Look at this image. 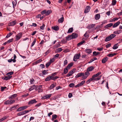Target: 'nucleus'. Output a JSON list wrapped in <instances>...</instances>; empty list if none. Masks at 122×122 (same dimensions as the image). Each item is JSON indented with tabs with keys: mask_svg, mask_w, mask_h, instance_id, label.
<instances>
[{
	"mask_svg": "<svg viewBox=\"0 0 122 122\" xmlns=\"http://www.w3.org/2000/svg\"><path fill=\"white\" fill-rule=\"evenodd\" d=\"M51 13V11L50 10H48L47 12H46V15H49Z\"/></svg>",
	"mask_w": 122,
	"mask_h": 122,
	"instance_id": "nucleus-32",
	"label": "nucleus"
},
{
	"mask_svg": "<svg viewBox=\"0 0 122 122\" xmlns=\"http://www.w3.org/2000/svg\"><path fill=\"white\" fill-rule=\"evenodd\" d=\"M108 59L107 57H106L103 58L102 60V62L103 63H104L106 62Z\"/></svg>",
	"mask_w": 122,
	"mask_h": 122,
	"instance_id": "nucleus-21",
	"label": "nucleus"
},
{
	"mask_svg": "<svg viewBox=\"0 0 122 122\" xmlns=\"http://www.w3.org/2000/svg\"><path fill=\"white\" fill-rule=\"evenodd\" d=\"M55 59H54V58H52L51 59L50 61H49L50 62H51V63L52 62H53L54 61H55Z\"/></svg>",
	"mask_w": 122,
	"mask_h": 122,
	"instance_id": "nucleus-57",
	"label": "nucleus"
},
{
	"mask_svg": "<svg viewBox=\"0 0 122 122\" xmlns=\"http://www.w3.org/2000/svg\"><path fill=\"white\" fill-rule=\"evenodd\" d=\"M122 32V31L121 30H117L115 31V34H119L121 33Z\"/></svg>",
	"mask_w": 122,
	"mask_h": 122,
	"instance_id": "nucleus-30",
	"label": "nucleus"
},
{
	"mask_svg": "<svg viewBox=\"0 0 122 122\" xmlns=\"http://www.w3.org/2000/svg\"><path fill=\"white\" fill-rule=\"evenodd\" d=\"M14 58L13 59H12L13 60V62H15L16 61V60H15V59L16 58V56L15 55V54H14Z\"/></svg>",
	"mask_w": 122,
	"mask_h": 122,
	"instance_id": "nucleus-38",
	"label": "nucleus"
},
{
	"mask_svg": "<svg viewBox=\"0 0 122 122\" xmlns=\"http://www.w3.org/2000/svg\"><path fill=\"white\" fill-rule=\"evenodd\" d=\"M114 37V36L113 34H111L110 36L106 37L105 41L106 42L108 41Z\"/></svg>",
	"mask_w": 122,
	"mask_h": 122,
	"instance_id": "nucleus-4",
	"label": "nucleus"
},
{
	"mask_svg": "<svg viewBox=\"0 0 122 122\" xmlns=\"http://www.w3.org/2000/svg\"><path fill=\"white\" fill-rule=\"evenodd\" d=\"M7 88L6 87H3L1 86V91H4V90Z\"/></svg>",
	"mask_w": 122,
	"mask_h": 122,
	"instance_id": "nucleus-49",
	"label": "nucleus"
},
{
	"mask_svg": "<svg viewBox=\"0 0 122 122\" xmlns=\"http://www.w3.org/2000/svg\"><path fill=\"white\" fill-rule=\"evenodd\" d=\"M84 36L87 38H88L89 36V35L86 32L85 33L84 35Z\"/></svg>",
	"mask_w": 122,
	"mask_h": 122,
	"instance_id": "nucleus-44",
	"label": "nucleus"
},
{
	"mask_svg": "<svg viewBox=\"0 0 122 122\" xmlns=\"http://www.w3.org/2000/svg\"><path fill=\"white\" fill-rule=\"evenodd\" d=\"M67 60H65L64 61V66L66 65L67 64Z\"/></svg>",
	"mask_w": 122,
	"mask_h": 122,
	"instance_id": "nucleus-64",
	"label": "nucleus"
},
{
	"mask_svg": "<svg viewBox=\"0 0 122 122\" xmlns=\"http://www.w3.org/2000/svg\"><path fill=\"white\" fill-rule=\"evenodd\" d=\"M73 39H75L78 36V35L75 33H73L71 35Z\"/></svg>",
	"mask_w": 122,
	"mask_h": 122,
	"instance_id": "nucleus-12",
	"label": "nucleus"
},
{
	"mask_svg": "<svg viewBox=\"0 0 122 122\" xmlns=\"http://www.w3.org/2000/svg\"><path fill=\"white\" fill-rule=\"evenodd\" d=\"M95 81V80L92 76V77L90 78L86 81V83L87 84H88L89 83L92 81Z\"/></svg>",
	"mask_w": 122,
	"mask_h": 122,
	"instance_id": "nucleus-15",
	"label": "nucleus"
},
{
	"mask_svg": "<svg viewBox=\"0 0 122 122\" xmlns=\"http://www.w3.org/2000/svg\"><path fill=\"white\" fill-rule=\"evenodd\" d=\"M84 74L87 77L88 76L90 75V73L88 71H86L85 73Z\"/></svg>",
	"mask_w": 122,
	"mask_h": 122,
	"instance_id": "nucleus-33",
	"label": "nucleus"
},
{
	"mask_svg": "<svg viewBox=\"0 0 122 122\" xmlns=\"http://www.w3.org/2000/svg\"><path fill=\"white\" fill-rule=\"evenodd\" d=\"M52 29L55 31H57L59 29V28L57 26H56L52 27Z\"/></svg>",
	"mask_w": 122,
	"mask_h": 122,
	"instance_id": "nucleus-17",
	"label": "nucleus"
},
{
	"mask_svg": "<svg viewBox=\"0 0 122 122\" xmlns=\"http://www.w3.org/2000/svg\"><path fill=\"white\" fill-rule=\"evenodd\" d=\"M41 105V103H40L38 104H37L35 106V107H39Z\"/></svg>",
	"mask_w": 122,
	"mask_h": 122,
	"instance_id": "nucleus-59",
	"label": "nucleus"
},
{
	"mask_svg": "<svg viewBox=\"0 0 122 122\" xmlns=\"http://www.w3.org/2000/svg\"><path fill=\"white\" fill-rule=\"evenodd\" d=\"M7 118V117L6 116H5L3 117V118H1L0 119V122H1L5 120V119H6Z\"/></svg>",
	"mask_w": 122,
	"mask_h": 122,
	"instance_id": "nucleus-37",
	"label": "nucleus"
},
{
	"mask_svg": "<svg viewBox=\"0 0 122 122\" xmlns=\"http://www.w3.org/2000/svg\"><path fill=\"white\" fill-rule=\"evenodd\" d=\"M81 56L80 53L76 54L75 55L73 58V61H77V59H79Z\"/></svg>",
	"mask_w": 122,
	"mask_h": 122,
	"instance_id": "nucleus-3",
	"label": "nucleus"
},
{
	"mask_svg": "<svg viewBox=\"0 0 122 122\" xmlns=\"http://www.w3.org/2000/svg\"><path fill=\"white\" fill-rule=\"evenodd\" d=\"M114 56V53L110 54L107 55V56L109 57H112Z\"/></svg>",
	"mask_w": 122,
	"mask_h": 122,
	"instance_id": "nucleus-51",
	"label": "nucleus"
},
{
	"mask_svg": "<svg viewBox=\"0 0 122 122\" xmlns=\"http://www.w3.org/2000/svg\"><path fill=\"white\" fill-rule=\"evenodd\" d=\"M75 84L73 83H71L69 85V86L71 87H72L74 86Z\"/></svg>",
	"mask_w": 122,
	"mask_h": 122,
	"instance_id": "nucleus-50",
	"label": "nucleus"
},
{
	"mask_svg": "<svg viewBox=\"0 0 122 122\" xmlns=\"http://www.w3.org/2000/svg\"><path fill=\"white\" fill-rule=\"evenodd\" d=\"M111 44L110 43L107 44L106 45V48H108L111 46Z\"/></svg>",
	"mask_w": 122,
	"mask_h": 122,
	"instance_id": "nucleus-63",
	"label": "nucleus"
},
{
	"mask_svg": "<svg viewBox=\"0 0 122 122\" xmlns=\"http://www.w3.org/2000/svg\"><path fill=\"white\" fill-rule=\"evenodd\" d=\"M36 86L34 85L33 86H31V88L32 89V90L34 89H36Z\"/></svg>",
	"mask_w": 122,
	"mask_h": 122,
	"instance_id": "nucleus-58",
	"label": "nucleus"
},
{
	"mask_svg": "<svg viewBox=\"0 0 122 122\" xmlns=\"http://www.w3.org/2000/svg\"><path fill=\"white\" fill-rule=\"evenodd\" d=\"M85 42V41H81L79 43H78L77 44L78 46H79L81 45L83 43H84Z\"/></svg>",
	"mask_w": 122,
	"mask_h": 122,
	"instance_id": "nucleus-48",
	"label": "nucleus"
},
{
	"mask_svg": "<svg viewBox=\"0 0 122 122\" xmlns=\"http://www.w3.org/2000/svg\"><path fill=\"white\" fill-rule=\"evenodd\" d=\"M51 62H47L46 65V67H48L51 65Z\"/></svg>",
	"mask_w": 122,
	"mask_h": 122,
	"instance_id": "nucleus-47",
	"label": "nucleus"
},
{
	"mask_svg": "<svg viewBox=\"0 0 122 122\" xmlns=\"http://www.w3.org/2000/svg\"><path fill=\"white\" fill-rule=\"evenodd\" d=\"M17 96L16 94H14L11 96H10L9 97V99H12L14 98L15 97H16Z\"/></svg>",
	"mask_w": 122,
	"mask_h": 122,
	"instance_id": "nucleus-14",
	"label": "nucleus"
},
{
	"mask_svg": "<svg viewBox=\"0 0 122 122\" xmlns=\"http://www.w3.org/2000/svg\"><path fill=\"white\" fill-rule=\"evenodd\" d=\"M34 80L33 79H32L31 80L30 82L31 84H33L34 83Z\"/></svg>",
	"mask_w": 122,
	"mask_h": 122,
	"instance_id": "nucleus-60",
	"label": "nucleus"
},
{
	"mask_svg": "<svg viewBox=\"0 0 122 122\" xmlns=\"http://www.w3.org/2000/svg\"><path fill=\"white\" fill-rule=\"evenodd\" d=\"M100 15L99 14H97L95 16V18L96 20H98L100 18Z\"/></svg>",
	"mask_w": 122,
	"mask_h": 122,
	"instance_id": "nucleus-24",
	"label": "nucleus"
},
{
	"mask_svg": "<svg viewBox=\"0 0 122 122\" xmlns=\"http://www.w3.org/2000/svg\"><path fill=\"white\" fill-rule=\"evenodd\" d=\"M16 20H14L9 23L8 24V25L10 26H13L15 25L16 24Z\"/></svg>",
	"mask_w": 122,
	"mask_h": 122,
	"instance_id": "nucleus-10",
	"label": "nucleus"
},
{
	"mask_svg": "<svg viewBox=\"0 0 122 122\" xmlns=\"http://www.w3.org/2000/svg\"><path fill=\"white\" fill-rule=\"evenodd\" d=\"M74 71L73 70H71L67 74L66 76L67 77L70 76L74 73Z\"/></svg>",
	"mask_w": 122,
	"mask_h": 122,
	"instance_id": "nucleus-19",
	"label": "nucleus"
},
{
	"mask_svg": "<svg viewBox=\"0 0 122 122\" xmlns=\"http://www.w3.org/2000/svg\"><path fill=\"white\" fill-rule=\"evenodd\" d=\"M12 3L13 5V7L14 8L15 6L16 5V3H15V2L14 1H13L12 2Z\"/></svg>",
	"mask_w": 122,
	"mask_h": 122,
	"instance_id": "nucleus-53",
	"label": "nucleus"
},
{
	"mask_svg": "<svg viewBox=\"0 0 122 122\" xmlns=\"http://www.w3.org/2000/svg\"><path fill=\"white\" fill-rule=\"evenodd\" d=\"M94 68V67L93 66H91L88 67L87 69V71H92Z\"/></svg>",
	"mask_w": 122,
	"mask_h": 122,
	"instance_id": "nucleus-18",
	"label": "nucleus"
},
{
	"mask_svg": "<svg viewBox=\"0 0 122 122\" xmlns=\"http://www.w3.org/2000/svg\"><path fill=\"white\" fill-rule=\"evenodd\" d=\"M95 25V24H90L87 26V28L88 29L93 27Z\"/></svg>",
	"mask_w": 122,
	"mask_h": 122,
	"instance_id": "nucleus-13",
	"label": "nucleus"
},
{
	"mask_svg": "<svg viewBox=\"0 0 122 122\" xmlns=\"http://www.w3.org/2000/svg\"><path fill=\"white\" fill-rule=\"evenodd\" d=\"M91 8L90 6H87L86 7L84 10V13H87L90 11Z\"/></svg>",
	"mask_w": 122,
	"mask_h": 122,
	"instance_id": "nucleus-9",
	"label": "nucleus"
},
{
	"mask_svg": "<svg viewBox=\"0 0 122 122\" xmlns=\"http://www.w3.org/2000/svg\"><path fill=\"white\" fill-rule=\"evenodd\" d=\"M68 70V69L66 67L64 69V72L65 74H66L67 73Z\"/></svg>",
	"mask_w": 122,
	"mask_h": 122,
	"instance_id": "nucleus-35",
	"label": "nucleus"
},
{
	"mask_svg": "<svg viewBox=\"0 0 122 122\" xmlns=\"http://www.w3.org/2000/svg\"><path fill=\"white\" fill-rule=\"evenodd\" d=\"M42 86L41 85H40L39 86H36V90L38 91V92H41L43 91V90L42 89Z\"/></svg>",
	"mask_w": 122,
	"mask_h": 122,
	"instance_id": "nucleus-2",
	"label": "nucleus"
},
{
	"mask_svg": "<svg viewBox=\"0 0 122 122\" xmlns=\"http://www.w3.org/2000/svg\"><path fill=\"white\" fill-rule=\"evenodd\" d=\"M85 51L88 53L90 54L91 53L92 51L89 49H87L85 50Z\"/></svg>",
	"mask_w": 122,
	"mask_h": 122,
	"instance_id": "nucleus-22",
	"label": "nucleus"
},
{
	"mask_svg": "<svg viewBox=\"0 0 122 122\" xmlns=\"http://www.w3.org/2000/svg\"><path fill=\"white\" fill-rule=\"evenodd\" d=\"M13 41V39H10L8 41H7L8 43H9L10 42H12Z\"/></svg>",
	"mask_w": 122,
	"mask_h": 122,
	"instance_id": "nucleus-61",
	"label": "nucleus"
},
{
	"mask_svg": "<svg viewBox=\"0 0 122 122\" xmlns=\"http://www.w3.org/2000/svg\"><path fill=\"white\" fill-rule=\"evenodd\" d=\"M55 86V85L54 84H52L49 87L50 89H52Z\"/></svg>",
	"mask_w": 122,
	"mask_h": 122,
	"instance_id": "nucleus-43",
	"label": "nucleus"
},
{
	"mask_svg": "<svg viewBox=\"0 0 122 122\" xmlns=\"http://www.w3.org/2000/svg\"><path fill=\"white\" fill-rule=\"evenodd\" d=\"M120 23V22L119 21H118L117 23H115V27H117L119 25Z\"/></svg>",
	"mask_w": 122,
	"mask_h": 122,
	"instance_id": "nucleus-45",
	"label": "nucleus"
},
{
	"mask_svg": "<svg viewBox=\"0 0 122 122\" xmlns=\"http://www.w3.org/2000/svg\"><path fill=\"white\" fill-rule=\"evenodd\" d=\"M28 107L27 106H22L21 107H20L18 108L16 110V111L17 112L21 111H22L26 109Z\"/></svg>",
	"mask_w": 122,
	"mask_h": 122,
	"instance_id": "nucleus-5",
	"label": "nucleus"
},
{
	"mask_svg": "<svg viewBox=\"0 0 122 122\" xmlns=\"http://www.w3.org/2000/svg\"><path fill=\"white\" fill-rule=\"evenodd\" d=\"M100 52H97L96 51H94L93 52V54L94 56H96L99 54Z\"/></svg>",
	"mask_w": 122,
	"mask_h": 122,
	"instance_id": "nucleus-26",
	"label": "nucleus"
},
{
	"mask_svg": "<svg viewBox=\"0 0 122 122\" xmlns=\"http://www.w3.org/2000/svg\"><path fill=\"white\" fill-rule=\"evenodd\" d=\"M64 21V18L63 17H62L60 18L59 19L58 22L59 23H62Z\"/></svg>",
	"mask_w": 122,
	"mask_h": 122,
	"instance_id": "nucleus-27",
	"label": "nucleus"
},
{
	"mask_svg": "<svg viewBox=\"0 0 122 122\" xmlns=\"http://www.w3.org/2000/svg\"><path fill=\"white\" fill-rule=\"evenodd\" d=\"M109 27H111L113 25V27H114V24L113 25V24L112 23H111L109 24H107Z\"/></svg>",
	"mask_w": 122,
	"mask_h": 122,
	"instance_id": "nucleus-55",
	"label": "nucleus"
},
{
	"mask_svg": "<svg viewBox=\"0 0 122 122\" xmlns=\"http://www.w3.org/2000/svg\"><path fill=\"white\" fill-rule=\"evenodd\" d=\"M62 48H59L56 50V52H61L62 50Z\"/></svg>",
	"mask_w": 122,
	"mask_h": 122,
	"instance_id": "nucleus-31",
	"label": "nucleus"
},
{
	"mask_svg": "<svg viewBox=\"0 0 122 122\" xmlns=\"http://www.w3.org/2000/svg\"><path fill=\"white\" fill-rule=\"evenodd\" d=\"M84 74V73H81L78 74L75 76L76 78L78 77L82 76Z\"/></svg>",
	"mask_w": 122,
	"mask_h": 122,
	"instance_id": "nucleus-23",
	"label": "nucleus"
},
{
	"mask_svg": "<svg viewBox=\"0 0 122 122\" xmlns=\"http://www.w3.org/2000/svg\"><path fill=\"white\" fill-rule=\"evenodd\" d=\"M14 72L13 71H11L6 74V75L8 76H11V75L13 74Z\"/></svg>",
	"mask_w": 122,
	"mask_h": 122,
	"instance_id": "nucleus-41",
	"label": "nucleus"
},
{
	"mask_svg": "<svg viewBox=\"0 0 122 122\" xmlns=\"http://www.w3.org/2000/svg\"><path fill=\"white\" fill-rule=\"evenodd\" d=\"M73 39L71 35L68 36L66 38V41H69Z\"/></svg>",
	"mask_w": 122,
	"mask_h": 122,
	"instance_id": "nucleus-20",
	"label": "nucleus"
},
{
	"mask_svg": "<svg viewBox=\"0 0 122 122\" xmlns=\"http://www.w3.org/2000/svg\"><path fill=\"white\" fill-rule=\"evenodd\" d=\"M73 65V63L72 62H71L69 64H68V66L66 67L68 69H70L71 67Z\"/></svg>",
	"mask_w": 122,
	"mask_h": 122,
	"instance_id": "nucleus-25",
	"label": "nucleus"
},
{
	"mask_svg": "<svg viewBox=\"0 0 122 122\" xmlns=\"http://www.w3.org/2000/svg\"><path fill=\"white\" fill-rule=\"evenodd\" d=\"M16 108V107H15V106H13L10 108L9 109V110L10 111H12L13 109H15Z\"/></svg>",
	"mask_w": 122,
	"mask_h": 122,
	"instance_id": "nucleus-54",
	"label": "nucleus"
},
{
	"mask_svg": "<svg viewBox=\"0 0 122 122\" xmlns=\"http://www.w3.org/2000/svg\"><path fill=\"white\" fill-rule=\"evenodd\" d=\"M5 105L10 104V101L9 100H7L5 101L4 103Z\"/></svg>",
	"mask_w": 122,
	"mask_h": 122,
	"instance_id": "nucleus-34",
	"label": "nucleus"
},
{
	"mask_svg": "<svg viewBox=\"0 0 122 122\" xmlns=\"http://www.w3.org/2000/svg\"><path fill=\"white\" fill-rule=\"evenodd\" d=\"M82 76V80H85L86 79L87 77L84 74H84Z\"/></svg>",
	"mask_w": 122,
	"mask_h": 122,
	"instance_id": "nucleus-39",
	"label": "nucleus"
},
{
	"mask_svg": "<svg viewBox=\"0 0 122 122\" xmlns=\"http://www.w3.org/2000/svg\"><path fill=\"white\" fill-rule=\"evenodd\" d=\"M36 39H35L34 40V41H33V42L32 43V45L31 46V47H32L35 44L36 42Z\"/></svg>",
	"mask_w": 122,
	"mask_h": 122,
	"instance_id": "nucleus-56",
	"label": "nucleus"
},
{
	"mask_svg": "<svg viewBox=\"0 0 122 122\" xmlns=\"http://www.w3.org/2000/svg\"><path fill=\"white\" fill-rule=\"evenodd\" d=\"M51 79L50 76H48L45 79V81H46L50 80Z\"/></svg>",
	"mask_w": 122,
	"mask_h": 122,
	"instance_id": "nucleus-36",
	"label": "nucleus"
},
{
	"mask_svg": "<svg viewBox=\"0 0 122 122\" xmlns=\"http://www.w3.org/2000/svg\"><path fill=\"white\" fill-rule=\"evenodd\" d=\"M48 70H44L43 71H42V73L44 75H45L46 74L47 72V71H48Z\"/></svg>",
	"mask_w": 122,
	"mask_h": 122,
	"instance_id": "nucleus-42",
	"label": "nucleus"
},
{
	"mask_svg": "<svg viewBox=\"0 0 122 122\" xmlns=\"http://www.w3.org/2000/svg\"><path fill=\"white\" fill-rule=\"evenodd\" d=\"M10 104H12L15 102V100H10Z\"/></svg>",
	"mask_w": 122,
	"mask_h": 122,
	"instance_id": "nucleus-62",
	"label": "nucleus"
},
{
	"mask_svg": "<svg viewBox=\"0 0 122 122\" xmlns=\"http://www.w3.org/2000/svg\"><path fill=\"white\" fill-rule=\"evenodd\" d=\"M52 95L51 94H46L45 95L43 96L42 97V99L43 98L44 99H49L51 97Z\"/></svg>",
	"mask_w": 122,
	"mask_h": 122,
	"instance_id": "nucleus-8",
	"label": "nucleus"
},
{
	"mask_svg": "<svg viewBox=\"0 0 122 122\" xmlns=\"http://www.w3.org/2000/svg\"><path fill=\"white\" fill-rule=\"evenodd\" d=\"M22 36V33L21 32L19 33L16 36L15 40H18L21 38Z\"/></svg>",
	"mask_w": 122,
	"mask_h": 122,
	"instance_id": "nucleus-6",
	"label": "nucleus"
},
{
	"mask_svg": "<svg viewBox=\"0 0 122 122\" xmlns=\"http://www.w3.org/2000/svg\"><path fill=\"white\" fill-rule=\"evenodd\" d=\"M101 72H99L96 74L92 76L94 79L95 81H98L100 79L101 76H98L101 74Z\"/></svg>",
	"mask_w": 122,
	"mask_h": 122,
	"instance_id": "nucleus-1",
	"label": "nucleus"
},
{
	"mask_svg": "<svg viewBox=\"0 0 122 122\" xmlns=\"http://www.w3.org/2000/svg\"><path fill=\"white\" fill-rule=\"evenodd\" d=\"M95 81V80L92 76V77L90 78L86 81V83L87 84H88L89 83L92 81Z\"/></svg>",
	"mask_w": 122,
	"mask_h": 122,
	"instance_id": "nucleus-16",
	"label": "nucleus"
},
{
	"mask_svg": "<svg viewBox=\"0 0 122 122\" xmlns=\"http://www.w3.org/2000/svg\"><path fill=\"white\" fill-rule=\"evenodd\" d=\"M13 33H12L10 32L9 33V34H7L6 36V38H8L10 36L13 34Z\"/></svg>",
	"mask_w": 122,
	"mask_h": 122,
	"instance_id": "nucleus-46",
	"label": "nucleus"
},
{
	"mask_svg": "<svg viewBox=\"0 0 122 122\" xmlns=\"http://www.w3.org/2000/svg\"><path fill=\"white\" fill-rule=\"evenodd\" d=\"M12 76H4L2 78L3 79L7 80L10 79L12 77Z\"/></svg>",
	"mask_w": 122,
	"mask_h": 122,
	"instance_id": "nucleus-11",
	"label": "nucleus"
},
{
	"mask_svg": "<svg viewBox=\"0 0 122 122\" xmlns=\"http://www.w3.org/2000/svg\"><path fill=\"white\" fill-rule=\"evenodd\" d=\"M73 30V29L72 27L70 28L69 29L67 33H70L72 32Z\"/></svg>",
	"mask_w": 122,
	"mask_h": 122,
	"instance_id": "nucleus-29",
	"label": "nucleus"
},
{
	"mask_svg": "<svg viewBox=\"0 0 122 122\" xmlns=\"http://www.w3.org/2000/svg\"><path fill=\"white\" fill-rule=\"evenodd\" d=\"M57 117V116L56 114H54L52 115V120H53L54 119H56Z\"/></svg>",
	"mask_w": 122,
	"mask_h": 122,
	"instance_id": "nucleus-28",
	"label": "nucleus"
},
{
	"mask_svg": "<svg viewBox=\"0 0 122 122\" xmlns=\"http://www.w3.org/2000/svg\"><path fill=\"white\" fill-rule=\"evenodd\" d=\"M85 81H82L80 83H79L80 86L82 85L85 82Z\"/></svg>",
	"mask_w": 122,
	"mask_h": 122,
	"instance_id": "nucleus-40",
	"label": "nucleus"
},
{
	"mask_svg": "<svg viewBox=\"0 0 122 122\" xmlns=\"http://www.w3.org/2000/svg\"><path fill=\"white\" fill-rule=\"evenodd\" d=\"M37 102V101H36L35 99L32 100L30 101L28 103L29 105L32 104L34 103H36Z\"/></svg>",
	"mask_w": 122,
	"mask_h": 122,
	"instance_id": "nucleus-7",
	"label": "nucleus"
},
{
	"mask_svg": "<svg viewBox=\"0 0 122 122\" xmlns=\"http://www.w3.org/2000/svg\"><path fill=\"white\" fill-rule=\"evenodd\" d=\"M45 25L44 24H43V25H42L40 26V29L42 30H44V27H45Z\"/></svg>",
	"mask_w": 122,
	"mask_h": 122,
	"instance_id": "nucleus-52",
	"label": "nucleus"
}]
</instances>
